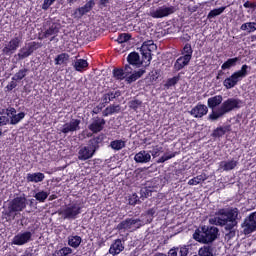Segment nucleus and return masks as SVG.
Here are the masks:
<instances>
[{"mask_svg":"<svg viewBox=\"0 0 256 256\" xmlns=\"http://www.w3.org/2000/svg\"><path fill=\"white\" fill-rule=\"evenodd\" d=\"M218 215H227L226 219L219 218L218 223L220 227H224L225 231H228L225 234V239L231 241L236 235L235 227L239 224V208H220Z\"/></svg>","mask_w":256,"mask_h":256,"instance_id":"obj_1","label":"nucleus"},{"mask_svg":"<svg viewBox=\"0 0 256 256\" xmlns=\"http://www.w3.org/2000/svg\"><path fill=\"white\" fill-rule=\"evenodd\" d=\"M107 139L104 133H100L98 135H94L87 143L86 146H81L78 151V159L79 161H87L99 151L103 142Z\"/></svg>","mask_w":256,"mask_h":256,"instance_id":"obj_2","label":"nucleus"},{"mask_svg":"<svg viewBox=\"0 0 256 256\" xmlns=\"http://www.w3.org/2000/svg\"><path fill=\"white\" fill-rule=\"evenodd\" d=\"M219 237V228L215 226L202 225L199 226L193 233L194 241L202 243L203 245H209L213 243Z\"/></svg>","mask_w":256,"mask_h":256,"instance_id":"obj_3","label":"nucleus"},{"mask_svg":"<svg viewBox=\"0 0 256 256\" xmlns=\"http://www.w3.org/2000/svg\"><path fill=\"white\" fill-rule=\"evenodd\" d=\"M27 208V198L22 196H17L13 198L9 203L7 209L2 211V218L6 221H11L17 217V213L25 211Z\"/></svg>","mask_w":256,"mask_h":256,"instance_id":"obj_4","label":"nucleus"},{"mask_svg":"<svg viewBox=\"0 0 256 256\" xmlns=\"http://www.w3.org/2000/svg\"><path fill=\"white\" fill-rule=\"evenodd\" d=\"M249 69H251V67L244 64L240 70L233 72L230 77H227L223 81V86L225 89H233V87L238 85L240 81H243V79L249 75Z\"/></svg>","mask_w":256,"mask_h":256,"instance_id":"obj_5","label":"nucleus"},{"mask_svg":"<svg viewBox=\"0 0 256 256\" xmlns=\"http://www.w3.org/2000/svg\"><path fill=\"white\" fill-rule=\"evenodd\" d=\"M177 11L175 6H160L158 8L151 7L149 10V17L152 19H163L165 17H169V15H173Z\"/></svg>","mask_w":256,"mask_h":256,"instance_id":"obj_6","label":"nucleus"},{"mask_svg":"<svg viewBox=\"0 0 256 256\" xmlns=\"http://www.w3.org/2000/svg\"><path fill=\"white\" fill-rule=\"evenodd\" d=\"M83 211V205L81 203L73 202L65 207L59 215H62L63 219H77Z\"/></svg>","mask_w":256,"mask_h":256,"instance_id":"obj_7","label":"nucleus"},{"mask_svg":"<svg viewBox=\"0 0 256 256\" xmlns=\"http://www.w3.org/2000/svg\"><path fill=\"white\" fill-rule=\"evenodd\" d=\"M41 47H43V43L41 42L32 41L27 43L19 50V53L17 54L18 59L23 60L27 59V57H31V55H33L37 49H41Z\"/></svg>","mask_w":256,"mask_h":256,"instance_id":"obj_8","label":"nucleus"},{"mask_svg":"<svg viewBox=\"0 0 256 256\" xmlns=\"http://www.w3.org/2000/svg\"><path fill=\"white\" fill-rule=\"evenodd\" d=\"M154 49H157V45H155V42H153V40L143 42L140 48V53L142 55V61L146 65H149V63H151V59H153L151 53H153Z\"/></svg>","mask_w":256,"mask_h":256,"instance_id":"obj_9","label":"nucleus"},{"mask_svg":"<svg viewBox=\"0 0 256 256\" xmlns=\"http://www.w3.org/2000/svg\"><path fill=\"white\" fill-rule=\"evenodd\" d=\"M21 43H23V36H15L12 38L2 49L3 55L7 57H11L14 53L17 52V49L21 47Z\"/></svg>","mask_w":256,"mask_h":256,"instance_id":"obj_10","label":"nucleus"},{"mask_svg":"<svg viewBox=\"0 0 256 256\" xmlns=\"http://www.w3.org/2000/svg\"><path fill=\"white\" fill-rule=\"evenodd\" d=\"M241 107H243V100L239 98H228L220 106L225 115L235 111V109H241Z\"/></svg>","mask_w":256,"mask_h":256,"instance_id":"obj_11","label":"nucleus"},{"mask_svg":"<svg viewBox=\"0 0 256 256\" xmlns=\"http://www.w3.org/2000/svg\"><path fill=\"white\" fill-rule=\"evenodd\" d=\"M95 7V0H89L86 4L82 7L76 8L72 13L73 19H81L83 15H87V13H91L93 8Z\"/></svg>","mask_w":256,"mask_h":256,"instance_id":"obj_12","label":"nucleus"},{"mask_svg":"<svg viewBox=\"0 0 256 256\" xmlns=\"http://www.w3.org/2000/svg\"><path fill=\"white\" fill-rule=\"evenodd\" d=\"M81 120L72 119L69 123H65L61 129V133L67 135V133H73L75 131H79L81 129Z\"/></svg>","mask_w":256,"mask_h":256,"instance_id":"obj_13","label":"nucleus"},{"mask_svg":"<svg viewBox=\"0 0 256 256\" xmlns=\"http://www.w3.org/2000/svg\"><path fill=\"white\" fill-rule=\"evenodd\" d=\"M88 129L92 133H101V131L105 129V120L99 116L94 117Z\"/></svg>","mask_w":256,"mask_h":256,"instance_id":"obj_14","label":"nucleus"},{"mask_svg":"<svg viewBox=\"0 0 256 256\" xmlns=\"http://www.w3.org/2000/svg\"><path fill=\"white\" fill-rule=\"evenodd\" d=\"M209 113V108L205 104L198 103L194 108L190 110V115L195 119H201Z\"/></svg>","mask_w":256,"mask_h":256,"instance_id":"obj_15","label":"nucleus"},{"mask_svg":"<svg viewBox=\"0 0 256 256\" xmlns=\"http://www.w3.org/2000/svg\"><path fill=\"white\" fill-rule=\"evenodd\" d=\"M31 237H33V233H31V231H26V232L17 234L13 238V244L19 245V246L25 245V243H29V241L31 240Z\"/></svg>","mask_w":256,"mask_h":256,"instance_id":"obj_16","label":"nucleus"},{"mask_svg":"<svg viewBox=\"0 0 256 256\" xmlns=\"http://www.w3.org/2000/svg\"><path fill=\"white\" fill-rule=\"evenodd\" d=\"M125 250V246L123 245V240L121 239H116L114 242L111 244L109 248V253L110 255H119L122 251Z\"/></svg>","mask_w":256,"mask_h":256,"instance_id":"obj_17","label":"nucleus"},{"mask_svg":"<svg viewBox=\"0 0 256 256\" xmlns=\"http://www.w3.org/2000/svg\"><path fill=\"white\" fill-rule=\"evenodd\" d=\"M242 229L244 235H251V233H254L256 231V224L253 221H250V218L246 217L244 219V222L242 223Z\"/></svg>","mask_w":256,"mask_h":256,"instance_id":"obj_18","label":"nucleus"},{"mask_svg":"<svg viewBox=\"0 0 256 256\" xmlns=\"http://www.w3.org/2000/svg\"><path fill=\"white\" fill-rule=\"evenodd\" d=\"M145 73V69L141 68L138 71H134L131 75L126 74L125 81L128 85H131V83H135V81L141 79L142 75H145Z\"/></svg>","mask_w":256,"mask_h":256,"instance_id":"obj_19","label":"nucleus"},{"mask_svg":"<svg viewBox=\"0 0 256 256\" xmlns=\"http://www.w3.org/2000/svg\"><path fill=\"white\" fill-rule=\"evenodd\" d=\"M137 223H141V219L127 218L118 224L117 229H119V231L123 229H131V226L137 225Z\"/></svg>","mask_w":256,"mask_h":256,"instance_id":"obj_20","label":"nucleus"},{"mask_svg":"<svg viewBox=\"0 0 256 256\" xmlns=\"http://www.w3.org/2000/svg\"><path fill=\"white\" fill-rule=\"evenodd\" d=\"M237 165H239V162H237V160H230V161H221L219 163V170L220 171H233V169H235V167H237Z\"/></svg>","mask_w":256,"mask_h":256,"instance_id":"obj_21","label":"nucleus"},{"mask_svg":"<svg viewBox=\"0 0 256 256\" xmlns=\"http://www.w3.org/2000/svg\"><path fill=\"white\" fill-rule=\"evenodd\" d=\"M134 161H136V163H149V161H151V154L145 150H142L135 154Z\"/></svg>","mask_w":256,"mask_h":256,"instance_id":"obj_22","label":"nucleus"},{"mask_svg":"<svg viewBox=\"0 0 256 256\" xmlns=\"http://www.w3.org/2000/svg\"><path fill=\"white\" fill-rule=\"evenodd\" d=\"M229 131H231V125L217 127L213 130L212 137L220 139V137H223V135H225V133H229Z\"/></svg>","mask_w":256,"mask_h":256,"instance_id":"obj_23","label":"nucleus"},{"mask_svg":"<svg viewBox=\"0 0 256 256\" xmlns=\"http://www.w3.org/2000/svg\"><path fill=\"white\" fill-rule=\"evenodd\" d=\"M189 63H191V60H189V58H185V56H180L174 63V69L175 71H181V69H185V67H187Z\"/></svg>","mask_w":256,"mask_h":256,"instance_id":"obj_24","label":"nucleus"},{"mask_svg":"<svg viewBox=\"0 0 256 256\" xmlns=\"http://www.w3.org/2000/svg\"><path fill=\"white\" fill-rule=\"evenodd\" d=\"M26 179L28 183H41V181L45 179V174L41 172L32 173V174L28 173Z\"/></svg>","mask_w":256,"mask_h":256,"instance_id":"obj_25","label":"nucleus"},{"mask_svg":"<svg viewBox=\"0 0 256 256\" xmlns=\"http://www.w3.org/2000/svg\"><path fill=\"white\" fill-rule=\"evenodd\" d=\"M59 33V27H57L56 24H52L48 29H46L43 32V37L44 39H47L49 37H52V35H54L50 41H53L55 39V36Z\"/></svg>","mask_w":256,"mask_h":256,"instance_id":"obj_26","label":"nucleus"},{"mask_svg":"<svg viewBox=\"0 0 256 256\" xmlns=\"http://www.w3.org/2000/svg\"><path fill=\"white\" fill-rule=\"evenodd\" d=\"M83 243V238L79 235H70L68 236V245L73 249L79 248V246Z\"/></svg>","mask_w":256,"mask_h":256,"instance_id":"obj_27","label":"nucleus"},{"mask_svg":"<svg viewBox=\"0 0 256 256\" xmlns=\"http://www.w3.org/2000/svg\"><path fill=\"white\" fill-rule=\"evenodd\" d=\"M120 112H121V106L119 104L117 105L112 104L103 110L102 115L103 117H109V115H113L114 113H120Z\"/></svg>","mask_w":256,"mask_h":256,"instance_id":"obj_28","label":"nucleus"},{"mask_svg":"<svg viewBox=\"0 0 256 256\" xmlns=\"http://www.w3.org/2000/svg\"><path fill=\"white\" fill-rule=\"evenodd\" d=\"M223 103V96L216 95L214 97L208 98V107L210 109H215V107H219V105Z\"/></svg>","mask_w":256,"mask_h":256,"instance_id":"obj_29","label":"nucleus"},{"mask_svg":"<svg viewBox=\"0 0 256 256\" xmlns=\"http://www.w3.org/2000/svg\"><path fill=\"white\" fill-rule=\"evenodd\" d=\"M181 55L185 57L186 59H193V47L191 46L190 43H186L184 47L181 50Z\"/></svg>","mask_w":256,"mask_h":256,"instance_id":"obj_30","label":"nucleus"},{"mask_svg":"<svg viewBox=\"0 0 256 256\" xmlns=\"http://www.w3.org/2000/svg\"><path fill=\"white\" fill-rule=\"evenodd\" d=\"M73 253V249L69 246H64L60 248L59 250H55L52 253V256H69Z\"/></svg>","mask_w":256,"mask_h":256,"instance_id":"obj_31","label":"nucleus"},{"mask_svg":"<svg viewBox=\"0 0 256 256\" xmlns=\"http://www.w3.org/2000/svg\"><path fill=\"white\" fill-rule=\"evenodd\" d=\"M238 61L239 57L229 58L221 65L222 71H226V69H231V67H235Z\"/></svg>","mask_w":256,"mask_h":256,"instance_id":"obj_32","label":"nucleus"},{"mask_svg":"<svg viewBox=\"0 0 256 256\" xmlns=\"http://www.w3.org/2000/svg\"><path fill=\"white\" fill-rule=\"evenodd\" d=\"M88 67H89V62H87V60H85V59H78L74 63V68L78 72H81V71H83V69H87Z\"/></svg>","mask_w":256,"mask_h":256,"instance_id":"obj_33","label":"nucleus"},{"mask_svg":"<svg viewBox=\"0 0 256 256\" xmlns=\"http://www.w3.org/2000/svg\"><path fill=\"white\" fill-rule=\"evenodd\" d=\"M112 75L116 81H123L126 77L125 71L123 68H114L112 71Z\"/></svg>","mask_w":256,"mask_h":256,"instance_id":"obj_34","label":"nucleus"},{"mask_svg":"<svg viewBox=\"0 0 256 256\" xmlns=\"http://www.w3.org/2000/svg\"><path fill=\"white\" fill-rule=\"evenodd\" d=\"M203 181H207V174L205 173L197 175L196 177L190 179L188 181V185H199V183H203Z\"/></svg>","mask_w":256,"mask_h":256,"instance_id":"obj_35","label":"nucleus"},{"mask_svg":"<svg viewBox=\"0 0 256 256\" xmlns=\"http://www.w3.org/2000/svg\"><path fill=\"white\" fill-rule=\"evenodd\" d=\"M225 9H227V7L222 6L220 8H215L211 10L207 15V19H209V21H211V19H215V17H218V15H221L225 11Z\"/></svg>","mask_w":256,"mask_h":256,"instance_id":"obj_36","label":"nucleus"},{"mask_svg":"<svg viewBox=\"0 0 256 256\" xmlns=\"http://www.w3.org/2000/svg\"><path fill=\"white\" fill-rule=\"evenodd\" d=\"M127 61L129 65H139L140 63L139 53L131 52L127 57Z\"/></svg>","mask_w":256,"mask_h":256,"instance_id":"obj_37","label":"nucleus"},{"mask_svg":"<svg viewBox=\"0 0 256 256\" xmlns=\"http://www.w3.org/2000/svg\"><path fill=\"white\" fill-rule=\"evenodd\" d=\"M153 193V188L151 186H145L140 189V199H148Z\"/></svg>","mask_w":256,"mask_h":256,"instance_id":"obj_38","label":"nucleus"},{"mask_svg":"<svg viewBox=\"0 0 256 256\" xmlns=\"http://www.w3.org/2000/svg\"><path fill=\"white\" fill-rule=\"evenodd\" d=\"M28 71L29 70L27 68L20 69L14 74V76L12 77V81H22V79H25V77H27Z\"/></svg>","mask_w":256,"mask_h":256,"instance_id":"obj_39","label":"nucleus"},{"mask_svg":"<svg viewBox=\"0 0 256 256\" xmlns=\"http://www.w3.org/2000/svg\"><path fill=\"white\" fill-rule=\"evenodd\" d=\"M69 54L68 53H61L55 57V65H63L69 61Z\"/></svg>","mask_w":256,"mask_h":256,"instance_id":"obj_40","label":"nucleus"},{"mask_svg":"<svg viewBox=\"0 0 256 256\" xmlns=\"http://www.w3.org/2000/svg\"><path fill=\"white\" fill-rule=\"evenodd\" d=\"M125 141L123 140H113L110 143L111 149H114V151H121V149L125 148Z\"/></svg>","mask_w":256,"mask_h":256,"instance_id":"obj_41","label":"nucleus"},{"mask_svg":"<svg viewBox=\"0 0 256 256\" xmlns=\"http://www.w3.org/2000/svg\"><path fill=\"white\" fill-rule=\"evenodd\" d=\"M256 22H246L240 26L241 31H248V33H253L256 31Z\"/></svg>","mask_w":256,"mask_h":256,"instance_id":"obj_42","label":"nucleus"},{"mask_svg":"<svg viewBox=\"0 0 256 256\" xmlns=\"http://www.w3.org/2000/svg\"><path fill=\"white\" fill-rule=\"evenodd\" d=\"M199 256H213V247L212 246H203L198 251Z\"/></svg>","mask_w":256,"mask_h":256,"instance_id":"obj_43","label":"nucleus"},{"mask_svg":"<svg viewBox=\"0 0 256 256\" xmlns=\"http://www.w3.org/2000/svg\"><path fill=\"white\" fill-rule=\"evenodd\" d=\"M223 115L225 114L222 108L219 107L217 111H212V113L209 114L208 119H210V121H217V119H220V117H223Z\"/></svg>","mask_w":256,"mask_h":256,"instance_id":"obj_44","label":"nucleus"},{"mask_svg":"<svg viewBox=\"0 0 256 256\" xmlns=\"http://www.w3.org/2000/svg\"><path fill=\"white\" fill-rule=\"evenodd\" d=\"M181 79V76H174L172 78H169L166 83L164 84V87L166 89H170V87H175V85H177V83H179Z\"/></svg>","mask_w":256,"mask_h":256,"instance_id":"obj_45","label":"nucleus"},{"mask_svg":"<svg viewBox=\"0 0 256 256\" xmlns=\"http://www.w3.org/2000/svg\"><path fill=\"white\" fill-rule=\"evenodd\" d=\"M22 119H25V112L14 114L10 119V125H17Z\"/></svg>","mask_w":256,"mask_h":256,"instance_id":"obj_46","label":"nucleus"},{"mask_svg":"<svg viewBox=\"0 0 256 256\" xmlns=\"http://www.w3.org/2000/svg\"><path fill=\"white\" fill-rule=\"evenodd\" d=\"M47 197H49V193L46 191H40L34 195V198L36 201H39V203H45V201H47Z\"/></svg>","mask_w":256,"mask_h":256,"instance_id":"obj_47","label":"nucleus"},{"mask_svg":"<svg viewBox=\"0 0 256 256\" xmlns=\"http://www.w3.org/2000/svg\"><path fill=\"white\" fill-rule=\"evenodd\" d=\"M142 105H143V101L139 99L131 100L128 103V106L132 109V111H136V112L139 110V107H141Z\"/></svg>","mask_w":256,"mask_h":256,"instance_id":"obj_48","label":"nucleus"},{"mask_svg":"<svg viewBox=\"0 0 256 256\" xmlns=\"http://www.w3.org/2000/svg\"><path fill=\"white\" fill-rule=\"evenodd\" d=\"M215 215L216 217L209 219V223H211L212 225H219V219H227V215L219 214V209L215 212Z\"/></svg>","mask_w":256,"mask_h":256,"instance_id":"obj_49","label":"nucleus"},{"mask_svg":"<svg viewBox=\"0 0 256 256\" xmlns=\"http://www.w3.org/2000/svg\"><path fill=\"white\" fill-rule=\"evenodd\" d=\"M130 39H131V34L121 33V34H119V36L117 38V42L119 44H123V43H127V41H130Z\"/></svg>","mask_w":256,"mask_h":256,"instance_id":"obj_50","label":"nucleus"},{"mask_svg":"<svg viewBox=\"0 0 256 256\" xmlns=\"http://www.w3.org/2000/svg\"><path fill=\"white\" fill-rule=\"evenodd\" d=\"M152 157H159L160 153H163V147L156 145L150 151Z\"/></svg>","mask_w":256,"mask_h":256,"instance_id":"obj_51","label":"nucleus"},{"mask_svg":"<svg viewBox=\"0 0 256 256\" xmlns=\"http://www.w3.org/2000/svg\"><path fill=\"white\" fill-rule=\"evenodd\" d=\"M139 202V196L137 195V193L131 194L128 198L129 205H137V203Z\"/></svg>","mask_w":256,"mask_h":256,"instance_id":"obj_52","label":"nucleus"},{"mask_svg":"<svg viewBox=\"0 0 256 256\" xmlns=\"http://www.w3.org/2000/svg\"><path fill=\"white\" fill-rule=\"evenodd\" d=\"M175 157V153L164 154L162 157L158 159V163H165V161H169V159H173Z\"/></svg>","mask_w":256,"mask_h":256,"instance_id":"obj_53","label":"nucleus"},{"mask_svg":"<svg viewBox=\"0 0 256 256\" xmlns=\"http://www.w3.org/2000/svg\"><path fill=\"white\" fill-rule=\"evenodd\" d=\"M179 256H187L189 255V246H179Z\"/></svg>","mask_w":256,"mask_h":256,"instance_id":"obj_54","label":"nucleus"},{"mask_svg":"<svg viewBox=\"0 0 256 256\" xmlns=\"http://www.w3.org/2000/svg\"><path fill=\"white\" fill-rule=\"evenodd\" d=\"M105 107V104H99L96 107L93 108L92 110V115H99L101 111H103V108Z\"/></svg>","mask_w":256,"mask_h":256,"instance_id":"obj_55","label":"nucleus"},{"mask_svg":"<svg viewBox=\"0 0 256 256\" xmlns=\"http://www.w3.org/2000/svg\"><path fill=\"white\" fill-rule=\"evenodd\" d=\"M121 95V92L119 91H109L108 92V96L110 97V101H113V99H117V97H119Z\"/></svg>","mask_w":256,"mask_h":256,"instance_id":"obj_56","label":"nucleus"},{"mask_svg":"<svg viewBox=\"0 0 256 256\" xmlns=\"http://www.w3.org/2000/svg\"><path fill=\"white\" fill-rule=\"evenodd\" d=\"M9 124V117L0 116V127H5V125Z\"/></svg>","mask_w":256,"mask_h":256,"instance_id":"obj_57","label":"nucleus"},{"mask_svg":"<svg viewBox=\"0 0 256 256\" xmlns=\"http://www.w3.org/2000/svg\"><path fill=\"white\" fill-rule=\"evenodd\" d=\"M243 7H245V9H256V2L246 1Z\"/></svg>","mask_w":256,"mask_h":256,"instance_id":"obj_58","label":"nucleus"},{"mask_svg":"<svg viewBox=\"0 0 256 256\" xmlns=\"http://www.w3.org/2000/svg\"><path fill=\"white\" fill-rule=\"evenodd\" d=\"M54 2H51V0H44L42 4L43 11H47L51 5H53Z\"/></svg>","mask_w":256,"mask_h":256,"instance_id":"obj_59","label":"nucleus"},{"mask_svg":"<svg viewBox=\"0 0 256 256\" xmlns=\"http://www.w3.org/2000/svg\"><path fill=\"white\" fill-rule=\"evenodd\" d=\"M109 103H111V98L109 97V94L108 93L103 94V96H102V104L103 105H107Z\"/></svg>","mask_w":256,"mask_h":256,"instance_id":"obj_60","label":"nucleus"},{"mask_svg":"<svg viewBox=\"0 0 256 256\" xmlns=\"http://www.w3.org/2000/svg\"><path fill=\"white\" fill-rule=\"evenodd\" d=\"M17 87V82L15 80H12L7 86L6 89L7 91H13Z\"/></svg>","mask_w":256,"mask_h":256,"instance_id":"obj_61","label":"nucleus"},{"mask_svg":"<svg viewBox=\"0 0 256 256\" xmlns=\"http://www.w3.org/2000/svg\"><path fill=\"white\" fill-rule=\"evenodd\" d=\"M179 253V247H174L169 250L168 256H178Z\"/></svg>","mask_w":256,"mask_h":256,"instance_id":"obj_62","label":"nucleus"},{"mask_svg":"<svg viewBox=\"0 0 256 256\" xmlns=\"http://www.w3.org/2000/svg\"><path fill=\"white\" fill-rule=\"evenodd\" d=\"M159 75H160L159 70H155L154 72H152L150 76L151 81H157V79H159Z\"/></svg>","mask_w":256,"mask_h":256,"instance_id":"obj_63","label":"nucleus"},{"mask_svg":"<svg viewBox=\"0 0 256 256\" xmlns=\"http://www.w3.org/2000/svg\"><path fill=\"white\" fill-rule=\"evenodd\" d=\"M248 219L256 224V211L249 214Z\"/></svg>","mask_w":256,"mask_h":256,"instance_id":"obj_64","label":"nucleus"}]
</instances>
